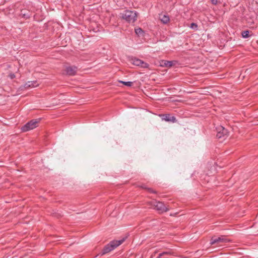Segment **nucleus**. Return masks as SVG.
Returning <instances> with one entry per match:
<instances>
[{
    "mask_svg": "<svg viewBox=\"0 0 258 258\" xmlns=\"http://www.w3.org/2000/svg\"><path fill=\"white\" fill-rule=\"evenodd\" d=\"M138 13L135 11L125 10L120 14V17L130 23H134L137 20Z\"/></svg>",
    "mask_w": 258,
    "mask_h": 258,
    "instance_id": "nucleus-1",
    "label": "nucleus"
},
{
    "mask_svg": "<svg viewBox=\"0 0 258 258\" xmlns=\"http://www.w3.org/2000/svg\"><path fill=\"white\" fill-rule=\"evenodd\" d=\"M123 241L124 239L121 240L111 241L109 243L107 244L103 247L102 251L98 253V255L102 256L110 252L116 247L120 245Z\"/></svg>",
    "mask_w": 258,
    "mask_h": 258,
    "instance_id": "nucleus-2",
    "label": "nucleus"
},
{
    "mask_svg": "<svg viewBox=\"0 0 258 258\" xmlns=\"http://www.w3.org/2000/svg\"><path fill=\"white\" fill-rule=\"evenodd\" d=\"M230 241V240L227 238L225 236L222 235L220 237L214 236L211 238L210 244L211 245H213L214 247L221 246H222V243H227Z\"/></svg>",
    "mask_w": 258,
    "mask_h": 258,
    "instance_id": "nucleus-3",
    "label": "nucleus"
},
{
    "mask_svg": "<svg viewBox=\"0 0 258 258\" xmlns=\"http://www.w3.org/2000/svg\"><path fill=\"white\" fill-rule=\"evenodd\" d=\"M148 204L153 208L158 211L159 213H163L169 210V208L163 203L158 202L156 200L149 202Z\"/></svg>",
    "mask_w": 258,
    "mask_h": 258,
    "instance_id": "nucleus-4",
    "label": "nucleus"
},
{
    "mask_svg": "<svg viewBox=\"0 0 258 258\" xmlns=\"http://www.w3.org/2000/svg\"><path fill=\"white\" fill-rule=\"evenodd\" d=\"M40 121V118L36 119H32L28 122L26 124L23 126L21 128V130L23 132H26L31 130H33L36 128Z\"/></svg>",
    "mask_w": 258,
    "mask_h": 258,
    "instance_id": "nucleus-5",
    "label": "nucleus"
},
{
    "mask_svg": "<svg viewBox=\"0 0 258 258\" xmlns=\"http://www.w3.org/2000/svg\"><path fill=\"white\" fill-rule=\"evenodd\" d=\"M217 130V133L216 137L217 138L225 140L228 136L229 132L227 129L222 126L218 127Z\"/></svg>",
    "mask_w": 258,
    "mask_h": 258,
    "instance_id": "nucleus-6",
    "label": "nucleus"
},
{
    "mask_svg": "<svg viewBox=\"0 0 258 258\" xmlns=\"http://www.w3.org/2000/svg\"><path fill=\"white\" fill-rule=\"evenodd\" d=\"M131 61L134 65L139 66L143 68H148L149 67V64L147 63L136 57L132 58Z\"/></svg>",
    "mask_w": 258,
    "mask_h": 258,
    "instance_id": "nucleus-7",
    "label": "nucleus"
},
{
    "mask_svg": "<svg viewBox=\"0 0 258 258\" xmlns=\"http://www.w3.org/2000/svg\"><path fill=\"white\" fill-rule=\"evenodd\" d=\"M77 67L75 66H71L67 67L66 72L67 75L69 76H74L76 74Z\"/></svg>",
    "mask_w": 258,
    "mask_h": 258,
    "instance_id": "nucleus-8",
    "label": "nucleus"
},
{
    "mask_svg": "<svg viewBox=\"0 0 258 258\" xmlns=\"http://www.w3.org/2000/svg\"><path fill=\"white\" fill-rule=\"evenodd\" d=\"M162 116L163 117L162 119L163 120H165V121H170L172 122H175L177 121L175 117H174V116H171L169 114H162Z\"/></svg>",
    "mask_w": 258,
    "mask_h": 258,
    "instance_id": "nucleus-9",
    "label": "nucleus"
},
{
    "mask_svg": "<svg viewBox=\"0 0 258 258\" xmlns=\"http://www.w3.org/2000/svg\"><path fill=\"white\" fill-rule=\"evenodd\" d=\"M38 85L37 81H28L25 84L24 87L26 89L37 87Z\"/></svg>",
    "mask_w": 258,
    "mask_h": 258,
    "instance_id": "nucleus-10",
    "label": "nucleus"
},
{
    "mask_svg": "<svg viewBox=\"0 0 258 258\" xmlns=\"http://www.w3.org/2000/svg\"><path fill=\"white\" fill-rule=\"evenodd\" d=\"M159 19L163 24H167L170 20L169 17L166 15H160Z\"/></svg>",
    "mask_w": 258,
    "mask_h": 258,
    "instance_id": "nucleus-11",
    "label": "nucleus"
},
{
    "mask_svg": "<svg viewBox=\"0 0 258 258\" xmlns=\"http://www.w3.org/2000/svg\"><path fill=\"white\" fill-rule=\"evenodd\" d=\"M20 16L24 18L28 19L30 18V12L27 10H22L21 11Z\"/></svg>",
    "mask_w": 258,
    "mask_h": 258,
    "instance_id": "nucleus-12",
    "label": "nucleus"
},
{
    "mask_svg": "<svg viewBox=\"0 0 258 258\" xmlns=\"http://www.w3.org/2000/svg\"><path fill=\"white\" fill-rule=\"evenodd\" d=\"M161 254H162V256L173 255L174 252L171 250H169L168 251L161 252Z\"/></svg>",
    "mask_w": 258,
    "mask_h": 258,
    "instance_id": "nucleus-13",
    "label": "nucleus"
},
{
    "mask_svg": "<svg viewBox=\"0 0 258 258\" xmlns=\"http://www.w3.org/2000/svg\"><path fill=\"white\" fill-rule=\"evenodd\" d=\"M249 31L248 30L242 31L241 33L242 36L245 38H248L249 37Z\"/></svg>",
    "mask_w": 258,
    "mask_h": 258,
    "instance_id": "nucleus-14",
    "label": "nucleus"
},
{
    "mask_svg": "<svg viewBox=\"0 0 258 258\" xmlns=\"http://www.w3.org/2000/svg\"><path fill=\"white\" fill-rule=\"evenodd\" d=\"M174 64L173 61H167L166 60L164 61V65L166 67H171Z\"/></svg>",
    "mask_w": 258,
    "mask_h": 258,
    "instance_id": "nucleus-15",
    "label": "nucleus"
},
{
    "mask_svg": "<svg viewBox=\"0 0 258 258\" xmlns=\"http://www.w3.org/2000/svg\"><path fill=\"white\" fill-rule=\"evenodd\" d=\"M119 82L124 84V85L128 86V87H131L133 84V82H125V81H120Z\"/></svg>",
    "mask_w": 258,
    "mask_h": 258,
    "instance_id": "nucleus-16",
    "label": "nucleus"
},
{
    "mask_svg": "<svg viewBox=\"0 0 258 258\" xmlns=\"http://www.w3.org/2000/svg\"><path fill=\"white\" fill-rule=\"evenodd\" d=\"M135 32L138 35L142 34L144 32L143 30L141 28L135 29Z\"/></svg>",
    "mask_w": 258,
    "mask_h": 258,
    "instance_id": "nucleus-17",
    "label": "nucleus"
},
{
    "mask_svg": "<svg viewBox=\"0 0 258 258\" xmlns=\"http://www.w3.org/2000/svg\"><path fill=\"white\" fill-rule=\"evenodd\" d=\"M198 27V25L197 24L192 23L190 25V28L192 29H197Z\"/></svg>",
    "mask_w": 258,
    "mask_h": 258,
    "instance_id": "nucleus-18",
    "label": "nucleus"
},
{
    "mask_svg": "<svg viewBox=\"0 0 258 258\" xmlns=\"http://www.w3.org/2000/svg\"><path fill=\"white\" fill-rule=\"evenodd\" d=\"M147 190L149 192H151V193H155V194L156 193V192L155 190H154L153 189H152L151 188L148 187Z\"/></svg>",
    "mask_w": 258,
    "mask_h": 258,
    "instance_id": "nucleus-19",
    "label": "nucleus"
},
{
    "mask_svg": "<svg viewBox=\"0 0 258 258\" xmlns=\"http://www.w3.org/2000/svg\"><path fill=\"white\" fill-rule=\"evenodd\" d=\"M211 2L212 4L214 5H216L218 4V1L217 0H211Z\"/></svg>",
    "mask_w": 258,
    "mask_h": 258,
    "instance_id": "nucleus-20",
    "label": "nucleus"
},
{
    "mask_svg": "<svg viewBox=\"0 0 258 258\" xmlns=\"http://www.w3.org/2000/svg\"><path fill=\"white\" fill-rule=\"evenodd\" d=\"M139 187H141V188H142L143 189H146V190H147V188H148V187L145 185H144V184H142L141 185H140Z\"/></svg>",
    "mask_w": 258,
    "mask_h": 258,
    "instance_id": "nucleus-21",
    "label": "nucleus"
},
{
    "mask_svg": "<svg viewBox=\"0 0 258 258\" xmlns=\"http://www.w3.org/2000/svg\"><path fill=\"white\" fill-rule=\"evenodd\" d=\"M162 256V254H161V253H159L158 257L157 258H161Z\"/></svg>",
    "mask_w": 258,
    "mask_h": 258,
    "instance_id": "nucleus-22",
    "label": "nucleus"
},
{
    "mask_svg": "<svg viewBox=\"0 0 258 258\" xmlns=\"http://www.w3.org/2000/svg\"><path fill=\"white\" fill-rule=\"evenodd\" d=\"M11 79H13L15 77V76L14 74L11 75L10 76Z\"/></svg>",
    "mask_w": 258,
    "mask_h": 258,
    "instance_id": "nucleus-23",
    "label": "nucleus"
}]
</instances>
